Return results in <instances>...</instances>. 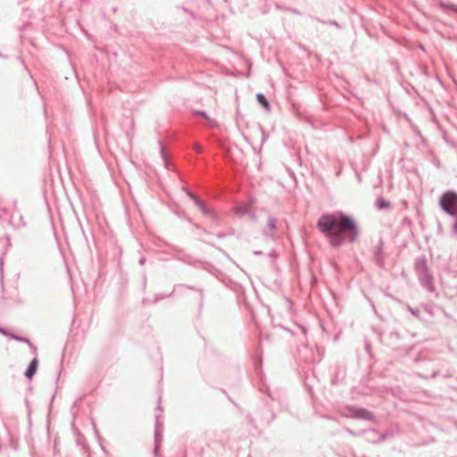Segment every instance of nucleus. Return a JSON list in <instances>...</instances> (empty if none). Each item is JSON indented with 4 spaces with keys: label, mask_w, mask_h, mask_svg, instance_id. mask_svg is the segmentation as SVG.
<instances>
[{
    "label": "nucleus",
    "mask_w": 457,
    "mask_h": 457,
    "mask_svg": "<svg viewBox=\"0 0 457 457\" xmlns=\"http://www.w3.org/2000/svg\"><path fill=\"white\" fill-rule=\"evenodd\" d=\"M317 228L333 248L340 247L345 241L353 243L360 236L356 221L341 211L321 214Z\"/></svg>",
    "instance_id": "nucleus-1"
},
{
    "label": "nucleus",
    "mask_w": 457,
    "mask_h": 457,
    "mask_svg": "<svg viewBox=\"0 0 457 457\" xmlns=\"http://www.w3.org/2000/svg\"><path fill=\"white\" fill-rule=\"evenodd\" d=\"M414 270L420 286L430 293H436L434 285V277L428 270L427 260L424 255L416 258L414 262Z\"/></svg>",
    "instance_id": "nucleus-2"
},
{
    "label": "nucleus",
    "mask_w": 457,
    "mask_h": 457,
    "mask_svg": "<svg viewBox=\"0 0 457 457\" xmlns=\"http://www.w3.org/2000/svg\"><path fill=\"white\" fill-rule=\"evenodd\" d=\"M439 206L449 216L457 215V192L446 190L439 197Z\"/></svg>",
    "instance_id": "nucleus-3"
},
{
    "label": "nucleus",
    "mask_w": 457,
    "mask_h": 457,
    "mask_svg": "<svg viewBox=\"0 0 457 457\" xmlns=\"http://www.w3.org/2000/svg\"><path fill=\"white\" fill-rule=\"evenodd\" d=\"M188 197L194 202V204L198 207V209L202 212V213L210 219L212 221L218 223L219 216L217 212L208 206L204 200H202L196 194L190 191L189 189H184Z\"/></svg>",
    "instance_id": "nucleus-4"
},
{
    "label": "nucleus",
    "mask_w": 457,
    "mask_h": 457,
    "mask_svg": "<svg viewBox=\"0 0 457 457\" xmlns=\"http://www.w3.org/2000/svg\"><path fill=\"white\" fill-rule=\"evenodd\" d=\"M342 415L346 418L360 419L365 420H373V414L366 409L355 405H347L342 411Z\"/></svg>",
    "instance_id": "nucleus-5"
},
{
    "label": "nucleus",
    "mask_w": 457,
    "mask_h": 457,
    "mask_svg": "<svg viewBox=\"0 0 457 457\" xmlns=\"http://www.w3.org/2000/svg\"><path fill=\"white\" fill-rule=\"evenodd\" d=\"M281 224L282 221L278 220V219L272 216H270L268 218L267 224L262 228V235L265 237V239L274 240L276 238L275 233L279 229Z\"/></svg>",
    "instance_id": "nucleus-6"
},
{
    "label": "nucleus",
    "mask_w": 457,
    "mask_h": 457,
    "mask_svg": "<svg viewBox=\"0 0 457 457\" xmlns=\"http://www.w3.org/2000/svg\"><path fill=\"white\" fill-rule=\"evenodd\" d=\"M162 428V424L159 421V416L156 415L155 431H154V454L155 457H157L159 449L161 447Z\"/></svg>",
    "instance_id": "nucleus-7"
},
{
    "label": "nucleus",
    "mask_w": 457,
    "mask_h": 457,
    "mask_svg": "<svg viewBox=\"0 0 457 457\" xmlns=\"http://www.w3.org/2000/svg\"><path fill=\"white\" fill-rule=\"evenodd\" d=\"M383 245H384V242L382 239H380L378 245L375 248L374 255H373L374 262L379 268H384V266H385V262H384V257H383Z\"/></svg>",
    "instance_id": "nucleus-8"
},
{
    "label": "nucleus",
    "mask_w": 457,
    "mask_h": 457,
    "mask_svg": "<svg viewBox=\"0 0 457 457\" xmlns=\"http://www.w3.org/2000/svg\"><path fill=\"white\" fill-rule=\"evenodd\" d=\"M37 369H38V359H37V357H34L31 360V361L29 363V365L24 372V376L28 379H31L37 373Z\"/></svg>",
    "instance_id": "nucleus-9"
},
{
    "label": "nucleus",
    "mask_w": 457,
    "mask_h": 457,
    "mask_svg": "<svg viewBox=\"0 0 457 457\" xmlns=\"http://www.w3.org/2000/svg\"><path fill=\"white\" fill-rule=\"evenodd\" d=\"M256 100L260 105H262L266 111L270 110V105L266 96L262 93L256 94Z\"/></svg>",
    "instance_id": "nucleus-10"
},
{
    "label": "nucleus",
    "mask_w": 457,
    "mask_h": 457,
    "mask_svg": "<svg viewBox=\"0 0 457 457\" xmlns=\"http://www.w3.org/2000/svg\"><path fill=\"white\" fill-rule=\"evenodd\" d=\"M7 246H8V242L5 239L0 237V253H4ZM3 270H4V261H3V258L0 256V272H1V274L3 273Z\"/></svg>",
    "instance_id": "nucleus-11"
},
{
    "label": "nucleus",
    "mask_w": 457,
    "mask_h": 457,
    "mask_svg": "<svg viewBox=\"0 0 457 457\" xmlns=\"http://www.w3.org/2000/svg\"><path fill=\"white\" fill-rule=\"evenodd\" d=\"M376 207L378 210L388 209L390 207V203L383 197H379L377 199Z\"/></svg>",
    "instance_id": "nucleus-12"
},
{
    "label": "nucleus",
    "mask_w": 457,
    "mask_h": 457,
    "mask_svg": "<svg viewBox=\"0 0 457 457\" xmlns=\"http://www.w3.org/2000/svg\"><path fill=\"white\" fill-rule=\"evenodd\" d=\"M10 338L17 342L25 343L27 345H29L30 342V340L28 337L18 336L13 333L10 334Z\"/></svg>",
    "instance_id": "nucleus-13"
},
{
    "label": "nucleus",
    "mask_w": 457,
    "mask_h": 457,
    "mask_svg": "<svg viewBox=\"0 0 457 457\" xmlns=\"http://www.w3.org/2000/svg\"><path fill=\"white\" fill-rule=\"evenodd\" d=\"M440 6L445 11H452L457 13V4L442 3Z\"/></svg>",
    "instance_id": "nucleus-14"
},
{
    "label": "nucleus",
    "mask_w": 457,
    "mask_h": 457,
    "mask_svg": "<svg viewBox=\"0 0 457 457\" xmlns=\"http://www.w3.org/2000/svg\"><path fill=\"white\" fill-rule=\"evenodd\" d=\"M248 207L245 206H240L236 209L237 213L241 216L245 215L248 212Z\"/></svg>",
    "instance_id": "nucleus-15"
},
{
    "label": "nucleus",
    "mask_w": 457,
    "mask_h": 457,
    "mask_svg": "<svg viewBox=\"0 0 457 457\" xmlns=\"http://www.w3.org/2000/svg\"><path fill=\"white\" fill-rule=\"evenodd\" d=\"M408 311L416 318L420 317V310L418 308H412L408 306Z\"/></svg>",
    "instance_id": "nucleus-16"
},
{
    "label": "nucleus",
    "mask_w": 457,
    "mask_h": 457,
    "mask_svg": "<svg viewBox=\"0 0 457 457\" xmlns=\"http://www.w3.org/2000/svg\"><path fill=\"white\" fill-rule=\"evenodd\" d=\"M28 345L30 348L32 353L35 355V357H37V346L31 341L29 342V344Z\"/></svg>",
    "instance_id": "nucleus-17"
},
{
    "label": "nucleus",
    "mask_w": 457,
    "mask_h": 457,
    "mask_svg": "<svg viewBox=\"0 0 457 457\" xmlns=\"http://www.w3.org/2000/svg\"><path fill=\"white\" fill-rule=\"evenodd\" d=\"M316 21H318L320 22H322V23H326V24H329V25L335 26L337 28H340V25L336 21H320L319 19H316Z\"/></svg>",
    "instance_id": "nucleus-18"
},
{
    "label": "nucleus",
    "mask_w": 457,
    "mask_h": 457,
    "mask_svg": "<svg viewBox=\"0 0 457 457\" xmlns=\"http://www.w3.org/2000/svg\"><path fill=\"white\" fill-rule=\"evenodd\" d=\"M76 442H77V445H82V447H83L84 449H86V445H85V444H84V438H83V436H82L79 435V436H78V437H77V439H76Z\"/></svg>",
    "instance_id": "nucleus-19"
},
{
    "label": "nucleus",
    "mask_w": 457,
    "mask_h": 457,
    "mask_svg": "<svg viewBox=\"0 0 457 457\" xmlns=\"http://www.w3.org/2000/svg\"><path fill=\"white\" fill-rule=\"evenodd\" d=\"M455 220L452 226V231L453 234L457 235V215L453 216Z\"/></svg>",
    "instance_id": "nucleus-20"
},
{
    "label": "nucleus",
    "mask_w": 457,
    "mask_h": 457,
    "mask_svg": "<svg viewBox=\"0 0 457 457\" xmlns=\"http://www.w3.org/2000/svg\"><path fill=\"white\" fill-rule=\"evenodd\" d=\"M0 334L2 335H4L8 337H10V334H12V332H10L8 329L3 328V327H0Z\"/></svg>",
    "instance_id": "nucleus-21"
},
{
    "label": "nucleus",
    "mask_w": 457,
    "mask_h": 457,
    "mask_svg": "<svg viewBox=\"0 0 457 457\" xmlns=\"http://www.w3.org/2000/svg\"><path fill=\"white\" fill-rule=\"evenodd\" d=\"M195 115L201 116V117H203V118H204L206 120H210L209 117L207 116V113L205 112H204V111H196L195 112Z\"/></svg>",
    "instance_id": "nucleus-22"
},
{
    "label": "nucleus",
    "mask_w": 457,
    "mask_h": 457,
    "mask_svg": "<svg viewBox=\"0 0 457 457\" xmlns=\"http://www.w3.org/2000/svg\"><path fill=\"white\" fill-rule=\"evenodd\" d=\"M194 150L195 151V153L201 154L202 153V146L199 144H195L194 145Z\"/></svg>",
    "instance_id": "nucleus-23"
},
{
    "label": "nucleus",
    "mask_w": 457,
    "mask_h": 457,
    "mask_svg": "<svg viewBox=\"0 0 457 457\" xmlns=\"http://www.w3.org/2000/svg\"><path fill=\"white\" fill-rule=\"evenodd\" d=\"M269 256L272 259V260H275L277 258V253H275V251H271L270 253H269Z\"/></svg>",
    "instance_id": "nucleus-24"
},
{
    "label": "nucleus",
    "mask_w": 457,
    "mask_h": 457,
    "mask_svg": "<svg viewBox=\"0 0 457 457\" xmlns=\"http://www.w3.org/2000/svg\"><path fill=\"white\" fill-rule=\"evenodd\" d=\"M253 254H254V255H256V256H261V255H262L263 253H262V251H254V252H253Z\"/></svg>",
    "instance_id": "nucleus-25"
},
{
    "label": "nucleus",
    "mask_w": 457,
    "mask_h": 457,
    "mask_svg": "<svg viewBox=\"0 0 457 457\" xmlns=\"http://www.w3.org/2000/svg\"><path fill=\"white\" fill-rule=\"evenodd\" d=\"M346 431L347 433H349L350 435H353V436H355V432L353 430H352L351 428H346Z\"/></svg>",
    "instance_id": "nucleus-26"
},
{
    "label": "nucleus",
    "mask_w": 457,
    "mask_h": 457,
    "mask_svg": "<svg viewBox=\"0 0 457 457\" xmlns=\"http://www.w3.org/2000/svg\"><path fill=\"white\" fill-rule=\"evenodd\" d=\"M145 257L140 258V260H139V264H140V265H144V264H145Z\"/></svg>",
    "instance_id": "nucleus-27"
},
{
    "label": "nucleus",
    "mask_w": 457,
    "mask_h": 457,
    "mask_svg": "<svg viewBox=\"0 0 457 457\" xmlns=\"http://www.w3.org/2000/svg\"><path fill=\"white\" fill-rule=\"evenodd\" d=\"M425 310H426L428 313L432 314L431 308H430L429 306H426V307H425Z\"/></svg>",
    "instance_id": "nucleus-28"
},
{
    "label": "nucleus",
    "mask_w": 457,
    "mask_h": 457,
    "mask_svg": "<svg viewBox=\"0 0 457 457\" xmlns=\"http://www.w3.org/2000/svg\"><path fill=\"white\" fill-rule=\"evenodd\" d=\"M164 297V295H157L154 302H157L160 298L162 299Z\"/></svg>",
    "instance_id": "nucleus-29"
},
{
    "label": "nucleus",
    "mask_w": 457,
    "mask_h": 457,
    "mask_svg": "<svg viewBox=\"0 0 457 457\" xmlns=\"http://www.w3.org/2000/svg\"><path fill=\"white\" fill-rule=\"evenodd\" d=\"M386 434H382V435L380 436V440H379V441H383V440H385V439H386Z\"/></svg>",
    "instance_id": "nucleus-30"
},
{
    "label": "nucleus",
    "mask_w": 457,
    "mask_h": 457,
    "mask_svg": "<svg viewBox=\"0 0 457 457\" xmlns=\"http://www.w3.org/2000/svg\"><path fill=\"white\" fill-rule=\"evenodd\" d=\"M438 375L437 371H434L431 375V378H436Z\"/></svg>",
    "instance_id": "nucleus-31"
},
{
    "label": "nucleus",
    "mask_w": 457,
    "mask_h": 457,
    "mask_svg": "<svg viewBox=\"0 0 457 457\" xmlns=\"http://www.w3.org/2000/svg\"><path fill=\"white\" fill-rule=\"evenodd\" d=\"M161 153H162L163 158H165V156H164V148H163L162 145L161 146Z\"/></svg>",
    "instance_id": "nucleus-32"
},
{
    "label": "nucleus",
    "mask_w": 457,
    "mask_h": 457,
    "mask_svg": "<svg viewBox=\"0 0 457 457\" xmlns=\"http://www.w3.org/2000/svg\"><path fill=\"white\" fill-rule=\"evenodd\" d=\"M293 12L295 13V14H300V12L298 11H296V10H294Z\"/></svg>",
    "instance_id": "nucleus-33"
},
{
    "label": "nucleus",
    "mask_w": 457,
    "mask_h": 457,
    "mask_svg": "<svg viewBox=\"0 0 457 457\" xmlns=\"http://www.w3.org/2000/svg\"><path fill=\"white\" fill-rule=\"evenodd\" d=\"M225 235L224 234H219V237H224Z\"/></svg>",
    "instance_id": "nucleus-34"
}]
</instances>
